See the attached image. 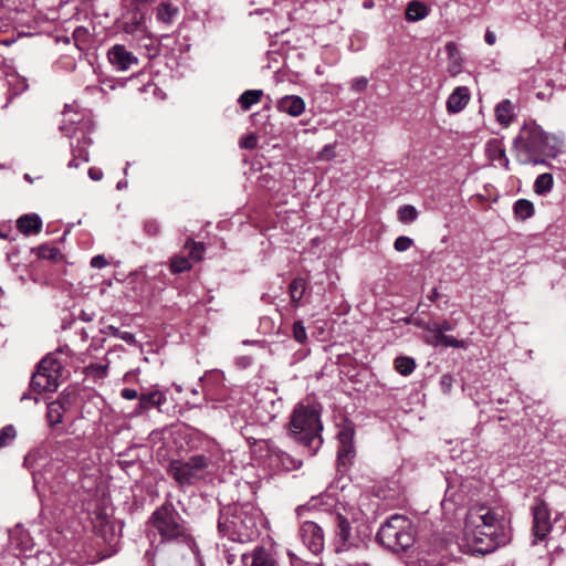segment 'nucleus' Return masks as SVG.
I'll return each mask as SVG.
<instances>
[{
	"instance_id": "1",
	"label": "nucleus",
	"mask_w": 566,
	"mask_h": 566,
	"mask_svg": "<svg viewBox=\"0 0 566 566\" xmlns=\"http://www.w3.org/2000/svg\"><path fill=\"white\" fill-rule=\"evenodd\" d=\"M510 542L504 518L485 505L471 506L465 515L460 547L468 554L485 555Z\"/></svg>"
},
{
	"instance_id": "2",
	"label": "nucleus",
	"mask_w": 566,
	"mask_h": 566,
	"mask_svg": "<svg viewBox=\"0 0 566 566\" xmlns=\"http://www.w3.org/2000/svg\"><path fill=\"white\" fill-rule=\"evenodd\" d=\"M355 488L346 489L342 486L340 492H336V488L328 486L319 497H313L311 505L318 504L324 506L325 511H332L336 520V535L344 545L350 544V523L359 521L363 511L356 503Z\"/></svg>"
},
{
	"instance_id": "3",
	"label": "nucleus",
	"mask_w": 566,
	"mask_h": 566,
	"mask_svg": "<svg viewBox=\"0 0 566 566\" xmlns=\"http://www.w3.org/2000/svg\"><path fill=\"white\" fill-rule=\"evenodd\" d=\"M261 512L252 503H234L220 511L219 532L233 542H251L259 535Z\"/></svg>"
},
{
	"instance_id": "4",
	"label": "nucleus",
	"mask_w": 566,
	"mask_h": 566,
	"mask_svg": "<svg viewBox=\"0 0 566 566\" xmlns=\"http://www.w3.org/2000/svg\"><path fill=\"white\" fill-rule=\"evenodd\" d=\"M321 410L315 403H297L290 420V436L307 450L308 455H314L321 448L323 439L321 431Z\"/></svg>"
},
{
	"instance_id": "5",
	"label": "nucleus",
	"mask_w": 566,
	"mask_h": 566,
	"mask_svg": "<svg viewBox=\"0 0 566 566\" xmlns=\"http://www.w3.org/2000/svg\"><path fill=\"white\" fill-rule=\"evenodd\" d=\"M149 524L160 536V543L186 544L190 548L196 546L188 523L169 499L153 512Z\"/></svg>"
},
{
	"instance_id": "6",
	"label": "nucleus",
	"mask_w": 566,
	"mask_h": 566,
	"mask_svg": "<svg viewBox=\"0 0 566 566\" xmlns=\"http://www.w3.org/2000/svg\"><path fill=\"white\" fill-rule=\"evenodd\" d=\"M377 542L392 552H403L415 543L412 522L405 515L394 514L379 527Z\"/></svg>"
},
{
	"instance_id": "7",
	"label": "nucleus",
	"mask_w": 566,
	"mask_h": 566,
	"mask_svg": "<svg viewBox=\"0 0 566 566\" xmlns=\"http://www.w3.org/2000/svg\"><path fill=\"white\" fill-rule=\"evenodd\" d=\"M211 465V459L205 454H193L188 459L171 460L167 473L180 486H190L205 480Z\"/></svg>"
},
{
	"instance_id": "8",
	"label": "nucleus",
	"mask_w": 566,
	"mask_h": 566,
	"mask_svg": "<svg viewBox=\"0 0 566 566\" xmlns=\"http://www.w3.org/2000/svg\"><path fill=\"white\" fill-rule=\"evenodd\" d=\"M62 368V363L55 356H45L32 375L31 388L36 392L55 391L60 385Z\"/></svg>"
},
{
	"instance_id": "9",
	"label": "nucleus",
	"mask_w": 566,
	"mask_h": 566,
	"mask_svg": "<svg viewBox=\"0 0 566 566\" xmlns=\"http://www.w3.org/2000/svg\"><path fill=\"white\" fill-rule=\"evenodd\" d=\"M533 526H532V545H537L547 538L552 531L553 524L551 521L549 511L544 502H538L532 507Z\"/></svg>"
},
{
	"instance_id": "10",
	"label": "nucleus",
	"mask_w": 566,
	"mask_h": 566,
	"mask_svg": "<svg viewBox=\"0 0 566 566\" xmlns=\"http://www.w3.org/2000/svg\"><path fill=\"white\" fill-rule=\"evenodd\" d=\"M269 463L275 469L292 471L301 468L302 461L280 449L273 441H264Z\"/></svg>"
},
{
	"instance_id": "11",
	"label": "nucleus",
	"mask_w": 566,
	"mask_h": 566,
	"mask_svg": "<svg viewBox=\"0 0 566 566\" xmlns=\"http://www.w3.org/2000/svg\"><path fill=\"white\" fill-rule=\"evenodd\" d=\"M300 536L303 544L313 554H318L324 549V533L322 527L312 521H306L300 528Z\"/></svg>"
},
{
	"instance_id": "12",
	"label": "nucleus",
	"mask_w": 566,
	"mask_h": 566,
	"mask_svg": "<svg viewBox=\"0 0 566 566\" xmlns=\"http://www.w3.org/2000/svg\"><path fill=\"white\" fill-rule=\"evenodd\" d=\"M107 59L111 65L118 72H125L132 65L138 64V57L123 44H114L111 46L107 52Z\"/></svg>"
},
{
	"instance_id": "13",
	"label": "nucleus",
	"mask_w": 566,
	"mask_h": 566,
	"mask_svg": "<svg viewBox=\"0 0 566 566\" xmlns=\"http://www.w3.org/2000/svg\"><path fill=\"white\" fill-rule=\"evenodd\" d=\"M167 401L166 392L155 388L147 392H142L136 409L133 411V416H140L151 408L160 409Z\"/></svg>"
},
{
	"instance_id": "14",
	"label": "nucleus",
	"mask_w": 566,
	"mask_h": 566,
	"mask_svg": "<svg viewBox=\"0 0 566 566\" xmlns=\"http://www.w3.org/2000/svg\"><path fill=\"white\" fill-rule=\"evenodd\" d=\"M339 448L337 452L338 465L346 467L355 454L354 431L349 428L338 433Z\"/></svg>"
},
{
	"instance_id": "15",
	"label": "nucleus",
	"mask_w": 566,
	"mask_h": 566,
	"mask_svg": "<svg viewBox=\"0 0 566 566\" xmlns=\"http://www.w3.org/2000/svg\"><path fill=\"white\" fill-rule=\"evenodd\" d=\"M276 108L292 117H298L305 111V102L298 95H285L277 101Z\"/></svg>"
},
{
	"instance_id": "16",
	"label": "nucleus",
	"mask_w": 566,
	"mask_h": 566,
	"mask_svg": "<svg viewBox=\"0 0 566 566\" xmlns=\"http://www.w3.org/2000/svg\"><path fill=\"white\" fill-rule=\"evenodd\" d=\"M92 139L85 135L77 139L76 145L71 144L73 158L69 161V168H77L81 164L90 160L88 147Z\"/></svg>"
},
{
	"instance_id": "17",
	"label": "nucleus",
	"mask_w": 566,
	"mask_h": 566,
	"mask_svg": "<svg viewBox=\"0 0 566 566\" xmlns=\"http://www.w3.org/2000/svg\"><path fill=\"white\" fill-rule=\"evenodd\" d=\"M470 101V92L467 86H458L447 99V111L450 114L461 112Z\"/></svg>"
},
{
	"instance_id": "18",
	"label": "nucleus",
	"mask_w": 566,
	"mask_h": 566,
	"mask_svg": "<svg viewBox=\"0 0 566 566\" xmlns=\"http://www.w3.org/2000/svg\"><path fill=\"white\" fill-rule=\"evenodd\" d=\"M17 227L25 235L36 234L42 229V220L36 213L23 214L18 219Z\"/></svg>"
},
{
	"instance_id": "19",
	"label": "nucleus",
	"mask_w": 566,
	"mask_h": 566,
	"mask_svg": "<svg viewBox=\"0 0 566 566\" xmlns=\"http://www.w3.org/2000/svg\"><path fill=\"white\" fill-rule=\"evenodd\" d=\"M408 566H442V556L437 552L421 549L409 560Z\"/></svg>"
},
{
	"instance_id": "20",
	"label": "nucleus",
	"mask_w": 566,
	"mask_h": 566,
	"mask_svg": "<svg viewBox=\"0 0 566 566\" xmlns=\"http://www.w3.org/2000/svg\"><path fill=\"white\" fill-rule=\"evenodd\" d=\"M179 14L178 7L170 2H161L156 8V19L158 22L169 27L174 23Z\"/></svg>"
},
{
	"instance_id": "21",
	"label": "nucleus",
	"mask_w": 566,
	"mask_h": 566,
	"mask_svg": "<svg viewBox=\"0 0 566 566\" xmlns=\"http://www.w3.org/2000/svg\"><path fill=\"white\" fill-rule=\"evenodd\" d=\"M53 473L49 470H45V472H34L33 473V483L34 489L40 492L43 490L46 485L52 491V493H60L62 491V488L60 485L55 484L53 481Z\"/></svg>"
},
{
	"instance_id": "22",
	"label": "nucleus",
	"mask_w": 566,
	"mask_h": 566,
	"mask_svg": "<svg viewBox=\"0 0 566 566\" xmlns=\"http://www.w3.org/2000/svg\"><path fill=\"white\" fill-rule=\"evenodd\" d=\"M250 566H277L272 555L262 546L255 547L251 553Z\"/></svg>"
},
{
	"instance_id": "23",
	"label": "nucleus",
	"mask_w": 566,
	"mask_h": 566,
	"mask_svg": "<svg viewBox=\"0 0 566 566\" xmlns=\"http://www.w3.org/2000/svg\"><path fill=\"white\" fill-rule=\"evenodd\" d=\"M514 105L511 101L504 99L495 107V116L500 124L507 126L514 116Z\"/></svg>"
},
{
	"instance_id": "24",
	"label": "nucleus",
	"mask_w": 566,
	"mask_h": 566,
	"mask_svg": "<svg viewBox=\"0 0 566 566\" xmlns=\"http://www.w3.org/2000/svg\"><path fill=\"white\" fill-rule=\"evenodd\" d=\"M65 407L60 400L52 401L48 405L46 419L50 427H54L62 422Z\"/></svg>"
},
{
	"instance_id": "25",
	"label": "nucleus",
	"mask_w": 566,
	"mask_h": 566,
	"mask_svg": "<svg viewBox=\"0 0 566 566\" xmlns=\"http://www.w3.org/2000/svg\"><path fill=\"white\" fill-rule=\"evenodd\" d=\"M306 282L303 277H295L289 285L291 303L294 307L300 305V302L305 293Z\"/></svg>"
},
{
	"instance_id": "26",
	"label": "nucleus",
	"mask_w": 566,
	"mask_h": 566,
	"mask_svg": "<svg viewBox=\"0 0 566 566\" xmlns=\"http://www.w3.org/2000/svg\"><path fill=\"white\" fill-rule=\"evenodd\" d=\"M429 11L426 4L419 1H412L407 6L406 18L408 21H419L428 15Z\"/></svg>"
},
{
	"instance_id": "27",
	"label": "nucleus",
	"mask_w": 566,
	"mask_h": 566,
	"mask_svg": "<svg viewBox=\"0 0 566 566\" xmlns=\"http://www.w3.org/2000/svg\"><path fill=\"white\" fill-rule=\"evenodd\" d=\"M554 186V178L552 174L545 172L536 177L534 181V191L539 196L547 195L552 191Z\"/></svg>"
},
{
	"instance_id": "28",
	"label": "nucleus",
	"mask_w": 566,
	"mask_h": 566,
	"mask_svg": "<svg viewBox=\"0 0 566 566\" xmlns=\"http://www.w3.org/2000/svg\"><path fill=\"white\" fill-rule=\"evenodd\" d=\"M262 96V90H248L240 95L238 102L243 111H248L259 103Z\"/></svg>"
},
{
	"instance_id": "29",
	"label": "nucleus",
	"mask_w": 566,
	"mask_h": 566,
	"mask_svg": "<svg viewBox=\"0 0 566 566\" xmlns=\"http://www.w3.org/2000/svg\"><path fill=\"white\" fill-rule=\"evenodd\" d=\"M534 205L527 199H518L514 203V213L516 218L526 220L534 214Z\"/></svg>"
},
{
	"instance_id": "30",
	"label": "nucleus",
	"mask_w": 566,
	"mask_h": 566,
	"mask_svg": "<svg viewBox=\"0 0 566 566\" xmlns=\"http://www.w3.org/2000/svg\"><path fill=\"white\" fill-rule=\"evenodd\" d=\"M485 151L490 160L499 161L501 158H504L505 149L502 143L497 139H492L488 142L485 146Z\"/></svg>"
},
{
	"instance_id": "31",
	"label": "nucleus",
	"mask_w": 566,
	"mask_h": 566,
	"mask_svg": "<svg viewBox=\"0 0 566 566\" xmlns=\"http://www.w3.org/2000/svg\"><path fill=\"white\" fill-rule=\"evenodd\" d=\"M416 368V363L411 357L399 356L395 359V369L402 376L410 375Z\"/></svg>"
},
{
	"instance_id": "32",
	"label": "nucleus",
	"mask_w": 566,
	"mask_h": 566,
	"mask_svg": "<svg viewBox=\"0 0 566 566\" xmlns=\"http://www.w3.org/2000/svg\"><path fill=\"white\" fill-rule=\"evenodd\" d=\"M33 251H35L36 255L43 260L57 261L59 258L61 256L60 250L56 247L51 245V244H42V245L33 249Z\"/></svg>"
},
{
	"instance_id": "33",
	"label": "nucleus",
	"mask_w": 566,
	"mask_h": 566,
	"mask_svg": "<svg viewBox=\"0 0 566 566\" xmlns=\"http://www.w3.org/2000/svg\"><path fill=\"white\" fill-rule=\"evenodd\" d=\"M17 437V430L12 424H7L0 429V450L10 446Z\"/></svg>"
},
{
	"instance_id": "34",
	"label": "nucleus",
	"mask_w": 566,
	"mask_h": 566,
	"mask_svg": "<svg viewBox=\"0 0 566 566\" xmlns=\"http://www.w3.org/2000/svg\"><path fill=\"white\" fill-rule=\"evenodd\" d=\"M398 218L402 223H411L418 218V211L413 206L405 205L399 208Z\"/></svg>"
},
{
	"instance_id": "35",
	"label": "nucleus",
	"mask_w": 566,
	"mask_h": 566,
	"mask_svg": "<svg viewBox=\"0 0 566 566\" xmlns=\"http://www.w3.org/2000/svg\"><path fill=\"white\" fill-rule=\"evenodd\" d=\"M191 269V262L185 256H175L170 262V270L172 273H182Z\"/></svg>"
},
{
	"instance_id": "36",
	"label": "nucleus",
	"mask_w": 566,
	"mask_h": 566,
	"mask_svg": "<svg viewBox=\"0 0 566 566\" xmlns=\"http://www.w3.org/2000/svg\"><path fill=\"white\" fill-rule=\"evenodd\" d=\"M63 116H64V119L60 126V129L62 132H64L66 136H70V129L66 128V122H69L71 124H77L78 123L77 117H80V116H78V114L73 113L71 106H69V105L65 106Z\"/></svg>"
},
{
	"instance_id": "37",
	"label": "nucleus",
	"mask_w": 566,
	"mask_h": 566,
	"mask_svg": "<svg viewBox=\"0 0 566 566\" xmlns=\"http://www.w3.org/2000/svg\"><path fill=\"white\" fill-rule=\"evenodd\" d=\"M186 248L190 250L189 256L191 260L199 261L202 259V254L205 251V247L202 243H198L192 240H188L186 243Z\"/></svg>"
},
{
	"instance_id": "38",
	"label": "nucleus",
	"mask_w": 566,
	"mask_h": 566,
	"mask_svg": "<svg viewBox=\"0 0 566 566\" xmlns=\"http://www.w3.org/2000/svg\"><path fill=\"white\" fill-rule=\"evenodd\" d=\"M440 340H442V345L447 347H454V348H467L469 346V342L464 339H457L453 336H448L446 334L440 333L439 334Z\"/></svg>"
},
{
	"instance_id": "39",
	"label": "nucleus",
	"mask_w": 566,
	"mask_h": 566,
	"mask_svg": "<svg viewBox=\"0 0 566 566\" xmlns=\"http://www.w3.org/2000/svg\"><path fill=\"white\" fill-rule=\"evenodd\" d=\"M293 337L300 344L306 343V340H307V333H306V328L303 325L302 321H296L293 324Z\"/></svg>"
},
{
	"instance_id": "40",
	"label": "nucleus",
	"mask_w": 566,
	"mask_h": 566,
	"mask_svg": "<svg viewBox=\"0 0 566 566\" xmlns=\"http://www.w3.org/2000/svg\"><path fill=\"white\" fill-rule=\"evenodd\" d=\"M413 240L406 235L398 237L394 242V248L397 252H405L411 248Z\"/></svg>"
},
{
	"instance_id": "41",
	"label": "nucleus",
	"mask_w": 566,
	"mask_h": 566,
	"mask_svg": "<svg viewBox=\"0 0 566 566\" xmlns=\"http://www.w3.org/2000/svg\"><path fill=\"white\" fill-rule=\"evenodd\" d=\"M144 232L147 235H150V237L158 235L159 232H160V224H159V222L157 220H155V219H147L144 222Z\"/></svg>"
},
{
	"instance_id": "42",
	"label": "nucleus",
	"mask_w": 566,
	"mask_h": 566,
	"mask_svg": "<svg viewBox=\"0 0 566 566\" xmlns=\"http://www.w3.org/2000/svg\"><path fill=\"white\" fill-rule=\"evenodd\" d=\"M453 329V326L450 322L443 321L441 323H432L428 326L429 332H439L444 334L446 332H450Z\"/></svg>"
},
{
	"instance_id": "43",
	"label": "nucleus",
	"mask_w": 566,
	"mask_h": 566,
	"mask_svg": "<svg viewBox=\"0 0 566 566\" xmlns=\"http://www.w3.org/2000/svg\"><path fill=\"white\" fill-rule=\"evenodd\" d=\"M335 146L334 145H325L323 149L318 153V159L321 160H331L335 158Z\"/></svg>"
},
{
	"instance_id": "44",
	"label": "nucleus",
	"mask_w": 566,
	"mask_h": 566,
	"mask_svg": "<svg viewBox=\"0 0 566 566\" xmlns=\"http://www.w3.org/2000/svg\"><path fill=\"white\" fill-rule=\"evenodd\" d=\"M368 85V80L366 77H356L352 82V90L356 92L364 91Z\"/></svg>"
},
{
	"instance_id": "45",
	"label": "nucleus",
	"mask_w": 566,
	"mask_h": 566,
	"mask_svg": "<svg viewBox=\"0 0 566 566\" xmlns=\"http://www.w3.org/2000/svg\"><path fill=\"white\" fill-rule=\"evenodd\" d=\"M107 265H108V261L102 254L95 255L91 260V266L94 269H103Z\"/></svg>"
},
{
	"instance_id": "46",
	"label": "nucleus",
	"mask_w": 566,
	"mask_h": 566,
	"mask_svg": "<svg viewBox=\"0 0 566 566\" xmlns=\"http://www.w3.org/2000/svg\"><path fill=\"white\" fill-rule=\"evenodd\" d=\"M115 335L127 344H136L135 335L130 332L117 331Z\"/></svg>"
},
{
	"instance_id": "47",
	"label": "nucleus",
	"mask_w": 566,
	"mask_h": 566,
	"mask_svg": "<svg viewBox=\"0 0 566 566\" xmlns=\"http://www.w3.org/2000/svg\"><path fill=\"white\" fill-rule=\"evenodd\" d=\"M213 378L216 381H221L223 378V374L219 370H210L206 373L202 377H200V381H208L209 379Z\"/></svg>"
},
{
	"instance_id": "48",
	"label": "nucleus",
	"mask_w": 566,
	"mask_h": 566,
	"mask_svg": "<svg viewBox=\"0 0 566 566\" xmlns=\"http://www.w3.org/2000/svg\"><path fill=\"white\" fill-rule=\"evenodd\" d=\"M256 137L254 135H248L240 142V146L245 149H253L256 146Z\"/></svg>"
},
{
	"instance_id": "49",
	"label": "nucleus",
	"mask_w": 566,
	"mask_h": 566,
	"mask_svg": "<svg viewBox=\"0 0 566 566\" xmlns=\"http://www.w3.org/2000/svg\"><path fill=\"white\" fill-rule=\"evenodd\" d=\"M120 396L124 398V399H127V400H133V399H136L138 398L139 399V394L137 392V390L135 389H132V388H124L122 389L120 391Z\"/></svg>"
},
{
	"instance_id": "50",
	"label": "nucleus",
	"mask_w": 566,
	"mask_h": 566,
	"mask_svg": "<svg viewBox=\"0 0 566 566\" xmlns=\"http://www.w3.org/2000/svg\"><path fill=\"white\" fill-rule=\"evenodd\" d=\"M88 176L94 181H99L103 178V171L99 168H90L88 169Z\"/></svg>"
},
{
	"instance_id": "51",
	"label": "nucleus",
	"mask_w": 566,
	"mask_h": 566,
	"mask_svg": "<svg viewBox=\"0 0 566 566\" xmlns=\"http://www.w3.org/2000/svg\"><path fill=\"white\" fill-rule=\"evenodd\" d=\"M441 385L446 392L450 391L451 386H452V377L450 375H443L441 377Z\"/></svg>"
},
{
	"instance_id": "52",
	"label": "nucleus",
	"mask_w": 566,
	"mask_h": 566,
	"mask_svg": "<svg viewBox=\"0 0 566 566\" xmlns=\"http://www.w3.org/2000/svg\"><path fill=\"white\" fill-rule=\"evenodd\" d=\"M484 40L489 45H493L496 41V35L493 31L486 30Z\"/></svg>"
},
{
	"instance_id": "53",
	"label": "nucleus",
	"mask_w": 566,
	"mask_h": 566,
	"mask_svg": "<svg viewBox=\"0 0 566 566\" xmlns=\"http://www.w3.org/2000/svg\"><path fill=\"white\" fill-rule=\"evenodd\" d=\"M446 49H447L450 57H452L454 52H457V45L453 42L447 43Z\"/></svg>"
},
{
	"instance_id": "54",
	"label": "nucleus",
	"mask_w": 566,
	"mask_h": 566,
	"mask_svg": "<svg viewBox=\"0 0 566 566\" xmlns=\"http://www.w3.org/2000/svg\"><path fill=\"white\" fill-rule=\"evenodd\" d=\"M499 165H501L505 170H509L510 169V160L506 156V154L504 155V158H501L499 161Z\"/></svg>"
},
{
	"instance_id": "55",
	"label": "nucleus",
	"mask_w": 566,
	"mask_h": 566,
	"mask_svg": "<svg viewBox=\"0 0 566 566\" xmlns=\"http://www.w3.org/2000/svg\"><path fill=\"white\" fill-rule=\"evenodd\" d=\"M432 333L434 335H433V339L431 340V344L434 346L442 345V340H440V337H439V332H432Z\"/></svg>"
},
{
	"instance_id": "56",
	"label": "nucleus",
	"mask_w": 566,
	"mask_h": 566,
	"mask_svg": "<svg viewBox=\"0 0 566 566\" xmlns=\"http://www.w3.org/2000/svg\"><path fill=\"white\" fill-rule=\"evenodd\" d=\"M459 71H460V63L454 61L450 67V72L454 75V74L459 73Z\"/></svg>"
},
{
	"instance_id": "57",
	"label": "nucleus",
	"mask_w": 566,
	"mask_h": 566,
	"mask_svg": "<svg viewBox=\"0 0 566 566\" xmlns=\"http://www.w3.org/2000/svg\"><path fill=\"white\" fill-rule=\"evenodd\" d=\"M126 187H127V181H125V180H120V181H118V182H117V185H116V188H117L118 190H122V189H124V188H126Z\"/></svg>"
},
{
	"instance_id": "58",
	"label": "nucleus",
	"mask_w": 566,
	"mask_h": 566,
	"mask_svg": "<svg viewBox=\"0 0 566 566\" xmlns=\"http://www.w3.org/2000/svg\"><path fill=\"white\" fill-rule=\"evenodd\" d=\"M363 7H364L365 9H371V8L374 7V2H373V1H365V2L363 3Z\"/></svg>"
},
{
	"instance_id": "59",
	"label": "nucleus",
	"mask_w": 566,
	"mask_h": 566,
	"mask_svg": "<svg viewBox=\"0 0 566 566\" xmlns=\"http://www.w3.org/2000/svg\"><path fill=\"white\" fill-rule=\"evenodd\" d=\"M82 4H92L95 0H78Z\"/></svg>"
},
{
	"instance_id": "60",
	"label": "nucleus",
	"mask_w": 566,
	"mask_h": 566,
	"mask_svg": "<svg viewBox=\"0 0 566 566\" xmlns=\"http://www.w3.org/2000/svg\"><path fill=\"white\" fill-rule=\"evenodd\" d=\"M29 398H30V395H29V394H27V392H24V394L21 396V401H24V400H27V399H29Z\"/></svg>"
},
{
	"instance_id": "61",
	"label": "nucleus",
	"mask_w": 566,
	"mask_h": 566,
	"mask_svg": "<svg viewBox=\"0 0 566 566\" xmlns=\"http://www.w3.org/2000/svg\"><path fill=\"white\" fill-rule=\"evenodd\" d=\"M350 566H368L366 563H356V564H353Z\"/></svg>"
},
{
	"instance_id": "62",
	"label": "nucleus",
	"mask_w": 566,
	"mask_h": 566,
	"mask_svg": "<svg viewBox=\"0 0 566 566\" xmlns=\"http://www.w3.org/2000/svg\"><path fill=\"white\" fill-rule=\"evenodd\" d=\"M24 179L30 181V182L32 181L31 177L28 174L24 175Z\"/></svg>"
},
{
	"instance_id": "63",
	"label": "nucleus",
	"mask_w": 566,
	"mask_h": 566,
	"mask_svg": "<svg viewBox=\"0 0 566 566\" xmlns=\"http://www.w3.org/2000/svg\"><path fill=\"white\" fill-rule=\"evenodd\" d=\"M0 238H7V234H4V232H2L1 229H0Z\"/></svg>"
},
{
	"instance_id": "64",
	"label": "nucleus",
	"mask_w": 566,
	"mask_h": 566,
	"mask_svg": "<svg viewBox=\"0 0 566 566\" xmlns=\"http://www.w3.org/2000/svg\"><path fill=\"white\" fill-rule=\"evenodd\" d=\"M128 166H129V164L127 163V164H126V167H125V169H124V174H127Z\"/></svg>"
}]
</instances>
